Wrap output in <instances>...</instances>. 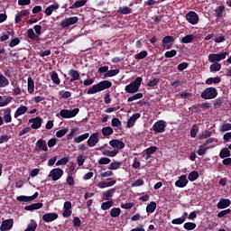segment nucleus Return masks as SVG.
Instances as JSON below:
<instances>
[{"mask_svg": "<svg viewBox=\"0 0 231 231\" xmlns=\"http://www.w3.org/2000/svg\"><path fill=\"white\" fill-rule=\"evenodd\" d=\"M109 145L114 148V150H103V156H108V158H115L125 147V143L118 139H113L109 141Z\"/></svg>", "mask_w": 231, "mask_h": 231, "instance_id": "obj_1", "label": "nucleus"}, {"mask_svg": "<svg viewBox=\"0 0 231 231\" xmlns=\"http://www.w3.org/2000/svg\"><path fill=\"white\" fill-rule=\"evenodd\" d=\"M113 86V83L109 80H103L94 86H92L88 90V95H95L97 93H100V91H105V89H109Z\"/></svg>", "mask_w": 231, "mask_h": 231, "instance_id": "obj_2", "label": "nucleus"}, {"mask_svg": "<svg viewBox=\"0 0 231 231\" xmlns=\"http://www.w3.org/2000/svg\"><path fill=\"white\" fill-rule=\"evenodd\" d=\"M143 79L142 77H137L134 81L131 82L130 84L126 85L125 88V91L126 93H138V90L140 89V87L142 86V81Z\"/></svg>", "mask_w": 231, "mask_h": 231, "instance_id": "obj_3", "label": "nucleus"}, {"mask_svg": "<svg viewBox=\"0 0 231 231\" xmlns=\"http://www.w3.org/2000/svg\"><path fill=\"white\" fill-rule=\"evenodd\" d=\"M228 57V51H223L218 53H211L208 56L209 62H221V60H225Z\"/></svg>", "mask_w": 231, "mask_h": 231, "instance_id": "obj_4", "label": "nucleus"}, {"mask_svg": "<svg viewBox=\"0 0 231 231\" xmlns=\"http://www.w3.org/2000/svg\"><path fill=\"white\" fill-rule=\"evenodd\" d=\"M217 97V89L216 88H208L201 93V98L204 100H212Z\"/></svg>", "mask_w": 231, "mask_h": 231, "instance_id": "obj_5", "label": "nucleus"}, {"mask_svg": "<svg viewBox=\"0 0 231 231\" xmlns=\"http://www.w3.org/2000/svg\"><path fill=\"white\" fill-rule=\"evenodd\" d=\"M79 23V17H66L60 22V26L63 30L69 28V26H73V24H77Z\"/></svg>", "mask_w": 231, "mask_h": 231, "instance_id": "obj_6", "label": "nucleus"}, {"mask_svg": "<svg viewBox=\"0 0 231 231\" xmlns=\"http://www.w3.org/2000/svg\"><path fill=\"white\" fill-rule=\"evenodd\" d=\"M79 111L80 109L79 108H74L72 110L62 109L60 111V116H61V118H75Z\"/></svg>", "mask_w": 231, "mask_h": 231, "instance_id": "obj_7", "label": "nucleus"}, {"mask_svg": "<svg viewBox=\"0 0 231 231\" xmlns=\"http://www.w3.org/2000/svg\"><path fill=\"white\" fill-rule=\"evenodd\" d=\"M64 176V171L60 168H54L49 173V178L52 180V181H59Z\"/></svg>", "mask_w": 231, "mask_h": 231, "instance_id": "obj_8", "label": "nucleus"}, {"mask_svg": "<svg viewBox=\"0 0 231 231\" xmlns=\"http://www.w3.org/2000/svg\"><path fill=\"white\" fill-rule=\"evenodd\" d=\"M186 20L188 23H189V24L196 25L198 23H199V15H198L194 11H189L186 14Z\"/></svg>", "mask_w": 231, "mask_h": 231, "instance_id": "obj_9", "label": "nucleus"}, {"mask_svg": "<svg viewBox=\"0 0 231 231\" xmlns=\"http://www.w3.org/2000/svg\"><path fill=\"white\" fill-rule=\"evenodd\" d=\"M165 127H167V124L163 120H159L152 125L154 133H165Z\"/></svg>", "mask_w": 231, "mask_h": 231, "instance_id": "obj_10", "label": "nucleus"}, {"mask_svg": "<svg viewBox=\"0 0 231 231\" xmlns=\"http://www.w3.org/2000/svg\"><path fill=\"white\" fill-rule=\"evenodd\" d=\"M189 184V179H187V175H180L179 179L175 181V187L179 189H183L187 187Z\"/></svg>", "mask_w": 231, "mask_h": 231, "instance_id": "obj_11", "label": "nucleus"}, {"mask_svg": "<svg viewBox=\"0 0 231 231\" xmlns=\"http://www.w3.org/2000/svg\"><path fill=\"white\" fill-rule=\"evenodd\" d=\"M29 124L32 129H41L42 126V119L40 116L29 119Z\"/></svg>", "mask_w": 231, "mask_h": 231, "instance_id": "obj_12", "label": "nucleus"}, {"mask_svg": "<svg viewBox=\"0 0 231 231\" xmlns=\"http://www.w3.org/2000/svg\"><path fill=\"white\" fill-rule=\"evenodd\" d=\"M34 149L35 151H44V152H48V144L44 139H39L36 142Z\"/></svg>", "mask_w": 231, "mask_h": 231, "instance_id": "obj_13", "label": "nucleus"}, {"mask_svg": "<svg viewBox=\"0 0 231 231\" xmlns=\"http://www.w3.org/2000/svg\"><path fill=\"white\" fill-rule=\"evenodd\" d=\"M14 226V219H5L2 221V225L0 226L1 231H8L12 230V227Z\"/></svg>", "mask_w": 231, "mask_h": 231, "instance_id": "obj_14", "label": "nucleus"}, {"mask_svg": "<svg viewBox=\"0 0 231 231\" xmlns=\"http://www.w3.org/2000/svg\"><path fill=\"white\" fill-rule=\"evenodd\" d=\"M98 136H99L98 133H94L90 135V137L87 142L88 147H95V145L98 143L99 142Z\"/></svg>", "mask_w": 231, "mask_h": 231, "instance_id": "obj_15", "label": "nucleus"}, {"mask_svg": "<svg viewBox=\"0 0 231 231\" xmlns=\"http://www.w3.org/2000/svg\"><path fill=\"white\" fill-rule=\"evenodd\" d=\"M39 198V192H35L32 196L27 197V196H18L16 198L17 201L22 202H28V201H33V199H37Z\"/></svg>", "mask_w": 231, "mask_h": 231, "instance_id": "obj_16", "label": "nucleus"}, {"mask_svg": "<svg viewBox=\"0 0 231 231\" xmlns=\"http://www.w3.org/2000/svg\"><path fill=\"white\" fill-rule=\"evenodd\" d=\"M64 211L62 213L63 217H69L71 216V203L69 201H65L63 205Z\"/></svg>", "mask_w": 231, "mask_h": 231, "instance_id": "obj_17", "label": "nucleus"}, {"mask_svg": "<svg viewBox=\"0 0 231 231\" xmlns=\"http://www.w3.org/2000/svg\"><path fill=\"white\" fill-rule=\"evenodd\" d=\"M59 217L57 213H46L42 216V219L45 223H51V221H55Z\"/></svg>", "mask_w": 231, "mask_h": 231, "instance_id": "obj_18", "label": "nucleus"}, {"mask_svg": "<svg viewBox=\"0 0 231 231\" xmlns=\"http://www.w3.org/2000/svg\"><path fill=\"white\" fill-rule=\"evenodd\" d=\"M174 42V37L172 36H166L162 39V48L164 50H170L171 44Z\"/></svg>", "mask_w": 231, "mask_h": 231, "instance_id": "obj_19", "label": "nucleus"}, {"mask_svg": "<svg viewBox=\"0 0 231 231\" xmlns=\"http://www.w3.org/2000/svg\"><path fill=\"white\" fill-rule=\"evenodd\" d=\"M138 118H140V114H134L126 123L127 129H131V127L134 126Z\"/></svg>", "mask_w": 231, "mask_h": 231, "instance_id": "obj_20", "label": "nucleus"}, {"mask_svg": "<svg viewBox=\"0 0 231 231\" xmlns=\"http://www.w3.org/2000/svg\"><path fill=\"white\" fill-rule=\"evenodd\" d=\"M26 113H28V106H20L14 112V118H19V116H23V115H25Z\"/></svg>", "mask_w": 231, "mask_h": 231, "instance_id": "obj_21", "label": "nucleus"}, {"mask_svg": "<svg viewBox=\"0 0 231 231\" xmlns=\"http://www.w3.org/2000/svg\"><path fill=\"white\" fill-rule=\"evenodd\" d=\"M3 118L5 124H10V122H12V108H6L4 110Z\"/></svg>", "mask_w": 231, "mask_h": 231, "instance_id": "obj_22", "label": "nucleus"}, {"mask_svg": "<svg viewBox=\"0 0 231 231\" xmlns=\"http://www.w3.org/2000/svg\"><path fill=\"white\" fill-rule=\"evenodd\" d=\"M231 201L228 199H222L218 201L217 208L219 209L227 208L230 207Z\"/></svg>", "mask_w": 231, "mask_h": 231, "instance_id": "obj_23", "label": "nucleus"}, {"mask_svg": "<svg viewBox=\"0 0 231 231\" xmlns=\"http://www.w3.org/2000/svg\"><path fill=\"white\" fill-rule=\"evenodd\" d=\"M116 180H112L110 181H100L98 184H97V187L98 189H107L109 187H113V185H116Z\"/></svg>", "mask_w": 231, "mask_h": 231, "instance_id": "obj_24", "label": "nucleus"}, {"mask_svg": "<svg viewBox=\"0 0 231 231\" xmlns=\"http://www.w3.org/2000/svg\"><path fill=\"white\" fill-rule=\"evenodd\" d=\"M29 14H30V11H28V10L20 11V12L16 14V16H15V18H14L15 23H21L23 17H26V15H29Z\"/></svg>", "mask_w": 231, "mask_h": 231, "instance_id": "obj_25", "label": "nucleus"}, {"mask_svg": "<svg viewBox=\"0 0 231 231\" xmlns=\"http://www.w3.org/2000/svg\"><path fill=\"white\" fill-rule=\"evenodd\" d=\"M27 91L32 95L33 91H35V83L33 82V79L32 77H29L27 79Z\"/></svg>", "mask_w": 231, "mask_h": 231, "instance_id": "obj_26", "label": "nucleus"}, {"mask_svg": "<svg viewBox=\"0 0 231 231\" xmlns=\"http://www.w3.org/2000/svg\"><path fill=\"white\" fill-rule=\"evenodd\" d=\"M225 15V5H220L215 9V16L217 19H221Z\"/></svg>", "mask_w": 231, "mask_h": 231, "instance_id": "obj_27", "label": "nucleus"}, {"mask_svg": "<svg viewBox=\"0 0 231 231\" xmlns=\"http://www.w3.org/2000/svg\"><path fill=\"white\" fill-rule=\"evenodd\" d=\"M69 75L71 77L70 82H75V80H79L80 79V73L76 69H70Z\"/></svg>", "mask_w": 231, "mask_h": 231, "instance_id": "obj_28", "label": "nucleus"}, {"mask_svg": "<svg viewBox=\"0 0 231 231\" xmlns=\"http://www.w3.org/2000/svg\"><path fill=\"white\" fill-rule=\"evenodd\" d=\"M42 207H43V204L41 202H38L29 206H25L24 209L29 211H33V210H39V208H42Z\"/></svg>", "mask_w": 231, "mask_h": 231, "instance_id": "obj_29", "label": "nucleus"}, {"mask_svg": "<svg viewBox=\"0 0 231 231\" xmlns=\"http://www.w3.org/2000/svg\"><path fill=\"white\" fill-rule=\"evenodd\" d=\"M116 191L115 189H110L103 193V199L104 201H111L113 198V193Z\"/></svg>", "mask_w": 231, "mask_h": 231, "instance_id": "obj_30", "label": "nucleus"}, {"mask_svg": "<svg viewBox=\"0 0 231 231\" xmlns=\"http://www.w3.org/2000/svg\"><path fill=\"white\" fill-rule=\"evenodd\" d=\"M101 133L103 136H111V134H113L115 131L113 130V128H111V126H105L102 128Z\"/></svg>", "mask_w": 231, "mask_h": 231, "instance_id": "obj_31", "label": "nucleus"}, {"mask_svg": "<svg viewBox=\"0 0 231 231\" xmlns=\"http://www.w3.org/2000/svg\"><path fill=\"white\" fill-rule=\"evenodd\" d=\"M88 138H89V133H86L79 135L78 137H75L74 142L75 143H80L81 142H84V140H88Z\"/></svg>", "mask_w": 231, "mask_h": 231, "instance_id": "obj_32", "label": "nucleus"}, {"mask_svg": "<svg viewBox=\"0 0 231 231\" xmlns=\"http://www.w3.org/2000/svg\"><path fill=\"white\" fill-rule=\"evenodd\" d=\"M13 100L12 97H7L5 99H3V96H0V107H5L8 106Z\"/></svg>", "mask_w": 231, "mask_h": 231, "instance_id": "obj_33", "label": "nucleus"}, {"mask_svg": "<svg viewBox=\"0 0 231 231\" xmlns=\"http://www.w3.org/2000/svg\"><path fill=\"white\" fill-rule=\"evenodd\" d=\"M10 84V81L7 79L5 75L0 74V88H6Z\"/></svg>", "mask_w": 231, "mask_h": 231, "instance_id": "obj_34", "label": "nucleus"}, {"mask_svg": "<svg viewBox=\"0 0 231 231\" xmlns=\"http://www.w3.org/2000/svg\"><path fill=\"white\" fill-rule=\"evenodd\" d=\"M193 40L194 34H188L181 39L180 42L182 44H189V42H192Z\"/></svg>", "mask_w": 231, "mask_h": 231, "instance_id": "obj_35", "label": "nucleus"}, {"mask_svg": "<svg viewBox=\"0 0 231 231\" xmlns=\"http://www.w3.org/2000/svg\"><path fill=\"white\" fill-rule=\"evenodd\" d=\"M156 210V202H151L146 206L147 214H152Z\"/></svg>", "mask_w": 231, "mask_h": 231, "instance_id": "obj_36", "label": "nucleus"}, {"mask_svg": "<svg viewBox=\"0 0 231 231\" xmlns=\"http://www.w3.org/2000/svg\"><path fill=\"white\" fill-rule=\"evenodd\" d=\"M219 156L222 160H225V158H230V150H228V148H223L220 151Z\"/></svg>", "mask_w": 231, "mask_h": 231, "instance_id": "obj_37", "label": "nucleus"}, {"mask_svg": "<svg viewBox=\"0 0 231 231\" xmlns=\"http://www.w3.org/2000/svg\"><path fill=\"white\" fill-rule=\"evenodd\" d=\"M219 82H221V79L219 77L206 79V84H208V86H210L211 84H219Z\"/></svg>", "mask_w": 231, "mask_h": 231, "instance_id": "obj_38", "label": "nucleus"}, {"mask_svg": "<svg viewBox=\"0 0 231 231\" xmlns=\"http://www.w3.org/2000/svg\"><path fill=\"white\" fill-rule=\"evenodd\" d=\"M120 214H122V209H120V208H113L110 210L111 217H118V216H120Z\"/></svg>", "mask_w": 231, "mask_h": 231, "instance_id": "obj_39", "label": "nucleus"}, {"mask_svg": "<svg viewBox=\"0 0 231 231\" xmlns=\"http://www.w3.org/2000/svg\"><path fill=\"white\" fill-rule=\"evenodd\" d=\"M51 79L54 84H57V86L60 84V79H59V74H57L56 71L51 73Z\"/></svg>", "mask_w": 231, "mask_h": 231, "instance_id": "obj_40", "label": "nucleus"}, {"mask_svg": "<svg viewBox=\"0 0 231 231\" xmlns=\"http://www.w3.org/2000/svg\"><path fill=\"white\" fill-rule=\"evenodd\" d=\"M198 178H199V172L196 171H191L188 176V180H189V181H196Z\"/></svg>", "mask_w": 231, "mask_h": 231, "instance_id": "obj_41", "label": "nucleus"}, {"mask_svg": "<svg viewBox=\"0 0 231 231\" xmlns=\"http://www.w3.org/2000/svg\"><path fill=\"white\" fill-rule=\"evenodd\" d=\"M120 73V69H110L107 70L106 73H105L104 77L108 78V77H116V75H118Z\"/></svg>", "mask_w": 231, "mask_h": 231, "instance_id": "obj_42", "label": "nucleus"}, {"mask_svg": "<svg viewBox=\"0 0 231 231\" xmlns=\"http://www.w3.org/2000/svg\"><path fill=\"white\" fill-rule=\"evenodd\" d=\"M68 163H69V158L63 157L57 161L56 167H60V165H68Z\"/></svg>", "mask_w": 231, "mask_h": 231, "instance_id": "obj_43", "label": "nucleus"}, {"mask_svg": "<svg viewBox=\"0 0 231 231\" xmlns=\"http://www.w3.org/2000/svg\"><path fill=\"white\" fill-rule=\"evenodd\" d=\"M66 183L69 187H73L75 185V177H73V175H71V173L67 175Z\"/></svg>", "mask_w": 231, "mask_h": 231, "instance_id": "obj_44", "label": "nucleus"}, {"mask_svg": "<svg viewBox=\"0 0 231 231\" xmlns=\"http://www.w3.org/2000/svg\"><path fill=\"white\" fill-rule=\"evenodd\" d=\"M212 64L209 67L210 71H220L221 70V63L211 62Z\"/></svg>", "mask_w": 231, "mask_h": 231, "instance_id": "obj_45", "label": "nucleus"}, {"mask_svg": "<svg viewBox=\"0 0 231 231\" xmlns=\"http://www.w3.org/2000/svg\"><path fill=\"white\" fill-rule=\"evenodd\" d=\"M113 200H108V201H106V202H103L101 204V208L102 210H109V208H111V207H113Z\"/></svg>", "mask_w": 231, "mask_h": 231, "instance_id": "obj_46", "label": "nucleus"}, {"mask_svg": "<svg viewBox=\"0 0 231 231\" xmlns=\"http://www.w3.org/2000/svg\"><path fill=\"white\" fill-rule=\"evenodd\" d=\"M119 167H122V162H114L110 163L108 169L110 171H118Z\"/></svg>", "mask_w": 231, "mask_h": 231, "instance_id": "obj_47", "label": "nucleus"}, {"mask_svg": "<svg viewBox=\"0 0 231 231\" xmlns=\"http://www.w3.org/2000/svg\"><path fill=\"white\" fill-rule=\"evenodd\" d=\"M27 35H28L29 39H32V41H37V39H39V36H37V34H35V32H33V29H28Z\"/></svg>", "mask_w": 231, "mask_h": 231, "instance_id": "obj_48", "label": "nucleus"}, {"mask_svg": "<svg viewBox=\"0 0 231 231\" xmlns=\"http://www.w3.org/2000/svg\"><path fill=\"white\" fill-rule=\"evenodd\" d=\"M140 98H143V94L137 93V94L128 97L127 102H134V100H140Z\"/></svg>", "mask_w": 231, "mask_h": 231, "instance_id": "obj_49", "label": "nucleus"}, {"mask_svg": "<svg viewBox=\"0 0 231 231\" xmlns=\"http://www.w3.org/2000/svg\"><path fill=\"white\" fill-rule=\"evenodd\" d=\"M196 226V223L194 222H186L183 225V228H185V230H194Z\"/></svg>", "mask_w": 231, "mask_h": 231, "instance_id": "obj_50", "label": "nucleus"}, {"mask_svg": "<svg viewBox=\"0 0 231 231\" xmlns=\"http://www.w3.org/2000/svg\"><path fill=\"white\" fill-rule=\"evenodd\" d=\"M207 151H208V147H207V144L199 146V150L197 153L199 156H203V154H206Z\"/></svg>", "mask_w": 231, "mask_h": 231, "instance_id": "obj_51", "label": "nucleus"}, {"mask_svg": "<svg viewBox=\"0 0 231 231\" xmlns=\"http://www.w3.org/2000/svg\"><path fill=\"white\" fill-rule=\"evenodd\" d=\"M119 12L120 14H122L123 15H127L129 14H133V9L127 7V6H125V7H120L119 8Z\"/></svg>", "mask_w": 231, "mask_h": 231, "instance_id": "obj_52", "label": "nucleus"}, {"mask_svg": "<svg viewBox=\"0 0 231 231\" xmlns=\"http://www.w3.org/2000/svg\"><path fill=\"white\" fill-rule=\"evenodd\" d=\"M198 131H199V127H198V125H193L190 129V136L191 138H196L198 134Z\"/></svg>", "mask_w": 231, "mask_h": 231, "instance_id": "obj_53", "label": "nucleus"}, {"mask_svg": "<svg viewBox=\"0 0 231 231\" xmlns=\"http://www.w3.org/2000/svg\"><path fill=\"white\" fill-rule=\"evenodd\" d=\"M88 3V0H78L73 4V8H82Z\"/></svg>", "mask_w": 231, "mask_h": 231, "instance_id": "obj_54", "label": "nucleus"}, {"mask_svg": "<svg viewBox=\"0 0 231 231\" xmlns=\"http://www.w3.org/2000/svg\"><path fill=\"white\" fill-rule=\"evenodd\" d=\"M98 163H99V165H109V163H111V159H109L107 157H101L98 160Z\"/></svg>", "mask_w": 231, "mask_h": 231, "instance_id": "obj_55", "label": "nucleus"}, {"mask_svg": "<svg viewBox=\"0 0 231 231\" xmlns=\"http://www.w3.org/2000/svg\"><path fill=\"white\" fill-rule=\"evenodd\" d=\"M59 96L61 97V98H69L71 97V92L70 91H65V90H60L59 92Z\"/></svg>", "mask_w": 231, "mask_h": 231, "instance_id": "obj_56", "label": "nucleus"}, {"mask_svg": "<svg viewBox=\"0 0 231 231\" xmlns=\"http://www.w3.org/2000/svg\"><path fill=\"white\" fill-rule=\"evenodd\" d=\"M85 162H86V156H84L83 154H80L77 157V163L79 167H82Z\"/></svg>", "mask_w": 231, "mask_h": 231, "instance_id": "obj_57", "label": "nucleus"}, {"mask_svg": "<svg viewBox=\"0 0 231 231\" xmlns=\"http://www.w3.org/2000/svg\"><path fill=\"white\" fill-rule=\"evenodd\" d=\"M178 51H176V50H171V51H168L165 52V57L167 59H172V57H176Z\"/></svg>", "mask_w": 231, "mask_h": 231, "instance_id": "obj_58", "label": "nucleus"}, {"mask_svg": "<svg viewBox=\"0 0 231 231\" xmlns=\"http://www.w3.org/2000/svg\"><path fill=\"white\" fill-rule=\"evenodd\" d=\"M221 133H226V131H231V124L226 123L221 125L220 127Z\"/></svg>", "mask_w": 231, "mask_h": 231, "instance_id": "obj_59", "label": "nucleus"}, {"mask_svg": "<svg viewBox=\"0 0 231 231\" xmlns=\"http://www.w3.org/2000/svg\"><path fill=\"white\" fill-rule=\"evenodd\" d=\"M145 57H147V51H143L135 55L137 60H142V59H145Z\"/></svg>", "mask_w": 231, "mask_h": 231, "instance_id": "obj_60", "label": "nucleus"}, {"mask_svg": "<svg viewBox=\"0 0 231 231\" xmlns=\"http://www.w3.org/2000/svg\"><path fill=\"white\" fill-rule=\"evenodd\" d=\"M158 82H160V79L158 78H153L147 83V86L149 88H154V86H156Z\"/></svg>", "mask_w": 231, "mask_h": 231, "instance_id": "obj_61", "label": "nucleus"}, {"mask_svg": "<svg viewBox=\"0 0 231 231\" xmlns=\"http://www.w3.org/2000/svg\"><path fill=\"white\" fill-rule=\"evenodd\" d=\"M76 169H77V165L75 163L70 164L69 167L68 174H70L71 176H73V174L77 172Z\"/></svg>", "mask_w": 231, "mask_h": 231, "instance_id": "obj_62", "label": "nucleus"}, {"mask_svg": "<svg viewBox=\"0 0 231 231\" xmlns=\"http://www.w3.org/2000/svg\"><path fill=\"white\" fill-rule=\"evenodd\" d=\"M145 181L142 179L136 180L133 184L132 187H142V185H144Z\"/></svg>", "mask_w": 231, "mask_h": 231, "instance_id": "obj_63", "label": "nucleus"}, {"mask_svg": "<svg viewBox=\"0 0 231 231\" xmlns=\"http://www.w3.org/2000/svg\"><path fill=\"white\" fill-rule=\"evenodd\" d=\"M66 133H68V129H66V128L59 130L56 133V136H57V138H62V136H64L66 134Z\"/></svg>", "mask_w": 231, "mask_h": 231, "instance_id": "obj_64", "label": "nucleus"}]
</instances>
